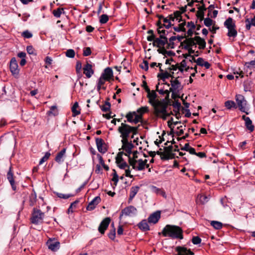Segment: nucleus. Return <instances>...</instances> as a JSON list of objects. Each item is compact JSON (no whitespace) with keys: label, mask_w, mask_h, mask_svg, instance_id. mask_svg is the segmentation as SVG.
<instances>
[{"label":"nucleus","mask_w":255,"mask_h":255,"mask_svg":"<svg viewBox=\"0 0 255 255\" xmlns=\"http://www.w3.org/2000/svg\"><path fill=\"white\" fill-rule=\"evenodd\" d=\"M142 154L137 151H134L132 153V157H129L128 162L132 168L135 170L142 171L145 169L149 168L148 164H147V160L145 159L143 160L141 158Z\"/></svg>","instance_id":"f257e3e1"},{"label":"nucleus","mask_w":255,"mask_h":255,"mask_svg":"<svg viewBox=\"0 0 255 255\" xmlns=\"http://www.w3.org/2000/svg\"><path fill=\"white\" fill-rule=\"evenodd\" d=\"M162 234L164 237L172 239H183L182 230L177 226L167 225L163 229Z\"/></svg>","instance_id":"f03ea898"},{"label":"nucleus","mask_w":255,"mask_h":255,"mask_svg":"<svg viewBox=\"0 0 255 255\" xmlns=\"http://www.w3.org/2000/svg\"><path fill=\"white\" fill-rule=\"evenodd\" d=\"M152 106L154 108L155 116L163 120L166 119L171 114V112L169 113L167 111L168 105L164 101H157L154 106Z\"/></svg>","instance_id":"7ed1b4c3"},{"label":"nucleus","mask_w":255,"mask_h":255,"mask_svg":"<svg viewBox=\"0 0 255 255\" xmlns=\"http://www.w3.org/2000/svg\"><path fill=\"white\" fill-rule=\"evenodd\" d=\"M118 130L121 134L120 137L122 138V140L125 141L128 139L130 133H132L131 138H133L134 137V135L137 133V127H131L126 124L122 123Z\"/></svg>","instance_id":"20e7f679"},{"label":"nucleus","mask_w":255,"mask_h":255,"mask_svg":"<svg viewBox=\"0 0 255 255\" xmlns=\"http://www.w3.org/2000/svg\"><path fill=\"white\" fill-rule=\"evenodd\" d=\"M162 26H159L157 28V32L160 34L159 38H156L153 42L154 46L157 47H164V45L168 43L167 38L165 35L168 33V31L163 29Z\"/></svg>","instance_id":"39448f33"},{"label":"nucleus","mask_w":255,"mask_h":255,"mask_svg":"<svg viewBox=\"0 0 255 255\" xmlns=\"http://www.w3.org/2000/svg\"><path fill=\"white\" fill-rule=\"evenodd\" d=\"M224 26L228 29L227 35L230 37H235L237 35V31L236 30V24L231 17H229L224 22Z\"/></svg>","instance_id":"423d86ee"},{"label":"nucleus","mask_w":255,"mask_h":255,"mask_svg":"<svg viewBox=\"0 0 255 255\" xmlns=\"http://www.w3.org/2000/svg\"><path fill=\"white\" fill-rule=\"evenodd\" d=\"M171 87L170 88V91L172 92V97L175 99L179 96V92L182 88L181 83L177 80V78L172 79L171 80Z\"/></svg>","instance_id":"0eeeda50"},{"label":"nucleus","mask_w":255,"mask_h":255,"mask_svg":"<svg viewBox=\"0 0 255 255\" xmlns=\"http://www.w3.org/2000/svg\"><path fill=\"white\" fill-rule=\"evenodd\" d=\"M44 217V213L40 210L36 208H33L32 216L31 217V222L32 223L38 225L42 223Z\"/></svg>","instance_id":"6e6552de"},{"label":"nucleus","mask_w":255,"mask_h":255,"mask_svg":"<svg viewBox=\"0 0 255 255\" xmlns=\"http://www.w3.org/2000/svg\"><path fill=\"white\" fill-rule=\"evenodd\" d=\"M236 101L240 110L241 112H245L247 114H248V113L246 112L247 101L245 97L242 95H237L236 96Z\"/></svg>","instance_id":"1a4fd4ad"},{"label":"nucleus","mask_w":255,"mask_h":255,"mask_svg":"<svg viewBox=\"0 0 255 255\" xmlns=\"http://www.w3.org/2000/svg\"><path fill=\"white\" fill-rule=\"evenodd\" d=\"M122 143V149L126 152L124 154L125 155L129 157L130 156V154L132 153L131 150L133 147V145L132 143H131V141L129 142L128 139L125 140V141L124 140H121Z\"/></svg>","instance_id":"9d476101"},{"label":"nucleus","mask_w":255,"mask_h":255,"mask_svg":"<svg viewBox=\"0 0 255 255\" xmlns=\"http://www.w3.org/2000/svg\"><path fill=\"white\" fill-rule=\"evenodd\" d=\"M136 213V209L132 206H129L124 208L122 211V213L120 215V218H121L122 216L124 215L127 216H135Z\"/></svg>","instance_id":"9b49d317"},{"label":"nucleus","mask_w":255,"mask_h":255,"mask_svg":"<svg viewBox=\"0 0 255 255\" xmlns=\"http://www.w3.org/2000/svg\"><path fill=\"white\" fill-rule=\"evenodd\" d=\"M123 154V151L118 153L116 158V162L120 168L124 169L128 167V165L122 158Z\"/></svg>","instance_id":"f8f14e48"},{"label":"nucleus","mask_w":255,"mask_h":255,"mask_svg":"<svg viewBox=\"0 0 255 255\" xmlns=\"http://www.w3.org/2000/svg\"><path fill=\"white\" fill-rule=\"evenodd\" d=\"M146 92L147 93V97L149 99V103L151 106H154L158 101L156 100L157 95L155 92L153 90L151 91L149 88H146Z\"/></svg>","instance_id":"ddd939ff"},{"label":"nucleus","mask_w":255,"mask_h":255,"mask_svg":"<svg viewBox=\"0 0 255 255\" xmlns=\"http://www.w3.org/2000/svg\"><path fill=\"white\" fill-rule=\"evenodd\" d=\"M111 222V219L110 218L107 217L105 218L100 223V226L98 228L99 232L102 234H104L105 233V231L107 230L108 227Z\"/></svg>","instance_id":"4468645a"},{"label":"nucleus","mask_w":255,"mask_h":255,"mask_svg":"<svg viewBox=\"0 0 255 255\" xmlns=\"http://www.w3.org/2000/svg\"><path fill=\"white\" fill-rule=\"evenodd\" d=\"M18 64L15 58H12L10 62V70L12 74L14 75H18L19 70L18 68Z\"/></svg>","instance_id":"2eb2a0df"},{"label":"nucleus","mask_w":255,"mask_h":255,"mask_svg":"<svg viewBox=\"0 0 255 255\" xmlns=\"http://www.w3.org/2000/svg\"><path fill=\"white\" fill-rule=\"evenodd\" d=\"M83 73L87 78H91L94 73L92 65L87 62L83 67Z\"/></svg>","instance_id":"dca6fc26"},{"label":"nucleus","mask_w":255,"mask_h":255,"mask_svg":"<svg viewBox=\"0 0 255 255\" xmlns=\"http://www.w3.org/2000/svg\"><path fill=\"white\" fill-rule=\"evenodd\" d=\"M96 142L98 151L102 153L106 152L107 149L104 140L101 138H97Z\"/></svg>","instance_id":"f3484780"},{"label":"nucleus","mask_w":255,"mask_h":255,"mask_svg":"<svg viewBox=\"0 0 255 255\" xmlns=\"http://www.w3.org/2000/svg\"><path fill=\"white\" fill-rule=\"evenodd\" d=\"M6 176H7V178L11 186L12 189L14 191L16 190V186L15 184V182H14V180L13 178V174L12 172V168L11 166L9 168V170L7 172Z\"/></svg>","instance_id":"a211bd4d"},{"label":"nucleus","mask_w":255,"mask_h":255,"mask_svg":"<svg viewBox=\"0 0 255 255\" xmlns=\"http://www.w3.org/2000/svg\"><path fill=\"white\" fill-rule=\"evenodd\" d=\"M101 198L99 196L95 197L88 204L87 210L88 211L93 210L96 206L100 202Z\"/></svg>","instance_id":"6ab92c4d"},{"label":"nucleus","mask_w":255,"mask_h":255,"mask_svg":"<svg viewBox=\"0 0 255 255\" xmlns=\"http://www.w3.org/2000/svg\"><path fill=\"white\" fill-rule=\"evenodd\" d=\"M101 76L107 80V81H110L113 77L112 69L109 67L106 68Z\"/></svg>","instance_id":"aec40b11"},{"label":"nucleus","mask_w":255,"mask_h":255,"mask_svg":"<svg viewBox=\"0 0 255 255\" xmlns=\"http://www.w3.org/2000/svg\"><path fill=\"white\" fill-rule=\"evenodd\" d=\"M242 119L245 121V124L246 128L252 132L254 130V126L250 118L248 117L243 115L242 117Z\"/></svg>","instance_id":"412c9836"},{"label":"nucleus","mask_w":255,"mask_h":255,"mask_svg":"<svg viewBox=\"0 0 255 255\" xmlns=\"http://www.w3.org/2000/svg\"><path fill=\"white\" fill-rule=\"evenodd\" d=\"M160 218V212L156 211L151 214L148 218V222L150 223L156 224Z\"/></svg>","instance_id":"4be33fe9"},{"label":"nucleus","mask_w":255,"mask_h":255,"mask_svg":"<svg viewBox=\"0 0 255 255\" xmlns=\"http://www.w3.org/2000/svg\"><path fill=\"white\" fill-rule=\"evenodd\" d=\"M183 43L184 44V48L185 49H188V48H191L193 46L196 47V45L195 37L186 38L184 40Z\"/></svg>","instance_id":"5701e85b"},{"label":"nucleus","mask_w":255,"mask_h":255,"mask_svg":"<svg viewBox=\"0 0 255 255\" xmlns=\"http://www.w3.org/2000/svg\"><path fill=\"white\" fill-rule=\"evenodd\" d=\"M176 251L178 253V255H193V253L187 248L183 247H177Z\"/></svg>","instance_id":"b1692460"},{"label":"nucleus","mask_w":255,"mask_h":255,"mask_svg":"<svg viewBox=\"0 0 255 255\" xmlns=\"http://www.w3.org/2000/svg\"><path fill=\"white\" fill-rule=\"evenodd\" d=\"M48 248L52 251H56L60 247V243L58 242L54 241H48L47 243Z\"/></svg>","instance_id":"393cba45"},{"label":"nucleus","mask_w":255,"mask_h":255,"mask_svg":"<svg viewBox=\"0 0 255 255\" xmlns=\"http://www.w3.org/2000/svg\"><path fill=\"white\" fill-rule=\"evenodd\" d=\"M192 59L194 60L198 65L202 67L204 66L206 69H209L211 66L208 62L205 61L202 58L200 57L197 58V60H195V58L192 57Z\"/></svg>","instance_id":"a878e982"},{"label":"nucleus","mask_w":255,"mask_h":255,"mask_svg":"<svg viewBox=\"0 0 255 255\" xmlns=\"http://www.w3.org/2000/svg\"><path fill=\"white\" fill-rule=\"evenodd\" d=\"M107 81L104 77L101 76L98 80L97 84V90L100 92L101 89L106 90V87L104 86L105 82Z\"/></svg>","instance_id":"bb28decb"},{"label":"nucleus","mask_w":255,"mask_h":255,"mask_svg":"<svg viewBox=\"0 0 255 255\" xmlns=\"http://www.w3.org/2000/svg\"><path fill=\"white\" fill-rule=\"evenodd\" d=\"M65 152L66 149L63 148L57 154L55 159V161L59 163H61L62 162H63L64 161L63 157L65 154Z\"/></svg>","instance_id":"cd10ccee"},{"label":"nucleus","mask_w":255,"mask_h":255,"mask_svg":"<svg viewBox=\"0 0 255 255\" xmlns=\"http://www.w3.org/2000/svg\"><path fill=\"white\" fill-rule=\"evenodd\" d=\"M209 200V197L206 195L200 194L198 195L197 199L196 202L198 204H204L207 203Z\"/></svg>","instance_id":"c85d7f7f"},{"label":"nucleus","mask_w":255,"mask_h":255,"mask_svg":"<svg viewBox=\"0 0 255 255\" xmlns=\"http://www.w3.org/2000/svg\"><path fill=\"white\" fill-rule=\"evenodd\" d=\"M195 39L196 40V44L199 45V49H204L206 47V42L203 38H201L199 36H195Z\"/></svg>","instance_id":"c756f323"},{"label":"nucleus","mask_w":255,"mask_h":255,"mask_svg":"<svg viewBox=\"0 0 255 255\" xmlns=\"http://www.w3.org/2000/svg\"><path fill=\"white\" fill-rule=\"evenodd\" d=\"M138 228L143 231H147L149 230V226L147 222V221L145 220L141 221L138 224Z\"/></svg>","instance_id":"7c9ffc66"},{"label":"nucleus","mask_w":255,"mask_h":255,"mask_svg":"<svg viewBox=\"0 0 255 255\" xmlns=\"http://www.w3.org/2000/svg\"><path fill=\"white\" fill-rule=\"evenodd\" d=\"M151 189L152 192L161 195L165 198L166 197L165 192L162 189L157 188L154 186H152Z\"/></svg>","instance_id":"2f4dec72"},{"label":"nucleus","mask_w":255,"mask_h":255,"mask_svg":"<svg viewBox=\"0 0 255 255\" xmlns=\"http://www.w3.org/2000/svg\"><path fill=\"white\" fill-rule=\"evenodd\" d=\"M190 68L189 67L186 68V62L185 60H183L181 62L180 65H178V70L181 73H182L184 70L187 71Z\"/></svg>","instance_id":"473e14b6"},{"label":"nucleus","mask_w":255,"mask_h":255,"mask_svg":"<svg viewBox=\"0 0 255 255\" xmlns=\"http://www.w3.org/2000/svg\"><path fill=\"white\" fill-rule=\"evenodd\" d=\"M47 114L48 116H55L58 114V111L56 106H52L51 107L50 109L47 112Z\"/></svg>","instance_id":"72a5a7b5"},{"label":"nucleus","mask_w":255,"mask_h":255,"mask_svg":"<svg viewBox=\"0 0 255 255\" xmlns=\"http://www.w3.org/2000/svg\"><path fill=\"white\" fill-rule=\"evenodd\" d=\"M139 190V187L134 186L132 187L130 189V194H129V198L130 199H132L137 194Z\"/></svg>","instance_id":"f704fd0d"},{"label":"nucleus","mask_w":255,"mask_h":255,"mask_svg":"<svg viewBox=\"0 0 255 255\" xmlns=\"http://www.w3.org/2000/svg\"><path fill=\"white\" fill-rule=\"evenodd\" d=\"M78 107L79 106L78 103L75 102L72 107V112L74 116H77L80 114V111L77 110Z\"/></svg>","instance_id":"c9c22d12"},{"label":"nucleus","mask_w":255,"mask_h":255,"mask_svg":"<svg viewBox=\"0 0 255 255\" xmlns=\"http://www.w3.org/2000/svg\"><path fill=\"white\" fill-rule=\"evenodd\" d=\"M62 12H64V9L63 8H58L53 11L52 13L54 16L57 18L60 17Z\"/></svg>","instance_id":"e433bc0d"},{"label":"nucleus","mask_w":255,"mask_h":255,"mask_svg":"<svg viewBox=\"0 0 255 255\" xmlns=\"http://www.w3.org/2000/svg\"><path fill=\"white\" fill-rule=\"evenodd\" d=\"M225 106L228 109H231L233 108H236V105L235 103L231 100H229L226 101L225 103Z\"/></svg>","instance_id":"4c0bfd02"},{"label":"nucleus","mask_w":255,"mask_h":255,"mask_svg":"<svg viewBox=\"0 0 255 255\" xmlns=\"http://www.w3.org/2000/svg\"><path fill=\"white\" fill-rule=\"evenodd\" d=\"M211 225L216 229L219 230L222 228L223 224L222 223L218 222V221H212L211 222Z\"/></svg>","instance_id":"58836bf2"},{"label":"nucleus","mask_w":255,"mask_h":255,"mask_svg":"<svg viewBox=\"0 0 255 255\" xmlns=\"http://www.w3.org/2000/svg\"><path fill=\"white\" fill-rule=\"evenodd\" d=\"M163 19V25L164 27H165L166 28L168 29L169 27H171V24L170 21V19H168L167 18H164L163 16H161V18Z\"/></svg>","instance_id":"ea45409f"},{"label":"nucleus","mask_w":255,"mask_h":255,"mask_svg":"<svg viewBox=\"0 0 255 255\" xmlns=\"http://www.w3.org/2000/svg\"><path fill=\"white\" fill-rule=\"evenodd\" d=\"M56 194L58 197L61 198V199H68L69 198L71 197L74 196V195H73L72 194H65L58 193V192L56 193Z\"/></svg>","instance_id":"a19ab883"},{"label":"nucleus","mask_w":255,"mask_h":255,"mask_svg":"<svg viewBox=\"0 0 255 255\" xmlns=\"http://www.w3.org/2000/svg\"><path fill=\"white\" fill-rule=\"evenodd\" d=\"M133 114L134 116V124H137L141 121L142 117H141V116L140 115L138 114L136 112H133Z\"/></svg>","instance_id":"79ce46f5"},{"label":"nucleus","mask_w":255,"mask_h":255,"mask_svg":"<svg viewBox=\"0 0 255 255\" xmlns=\"http://www.w3.org/2000/svg\"><path fill=\"white\" fill-rule=\"evenodd\" d=\"M148 111V108L146 106L142 107L138 109H137L136 112L141 116L142 117V115Z\"/></svg>","instance_id":"37998d69"},{"label":"nucleus","mask_w":255,"mask_h":255,"mask_svg":"<svg viewBox=\"0 0 255 255\" xmlns=\"http://www.w3.org/2000/svg\"><path fill=\"white\" fill-rule=\"evenodd\" d=\"M109 20V16L107 14H102L100 18V22L101 24H105Z\"/></svg>","instance_id":"c03bdc74"},{"label":"nucleus","mask_w":255,"mask_h":255,"mask_svg":"<svg viewBox=\"0 0 255 255\" xmlns=\"http://www.w3.org/2000/svg\"><path fill=\"white\" fill-rule=\"evenodd\" d=\"M112 181L114 182L115 185H117L119 181V176L115 169H113Z\"/></svg>","instance_id":"a18cd8bd"},{"label":"nucleus","mask_w":255,"mask_h":255,"mask_svg":"<svg viewBox=\"0 0 255 255\" xmlns=\"http://www.w3.org/2000/svg\"><path fill=\"white\" fill-rule=\"evenodd\" d=\"M126 118L128 122L134 123V116L133 112H129L126 115Z\"/></svg>","instance_id":"49530a36"},{"label":"nucleus","mask_w":255,"mask_h":255,"mask_svg":"<svg viewBox=\"0 0 255 255\" xmlns=\"http://www.w3.org/2000/svg\"><path fill=\"white\" fill-rule=\"evenodd\" d=\"M75 55V51L73 49L67 50L66 52V56L68 57H69V58L74 57Z\"/></svg>","instance_id":"de8ad7c7"},{"label":"nucleus","mask_w":255,"mask_h":255,"mask_svg":"<svg viewBox=\"0 0 255 255\" xmlns=\"http://www.w3.org/2000/svg\"><path fill=\"white\" fill-rule=\"evenodd\" d=\"M140 67L145 71H147L148 69V62L146 60H143V62L140 64Z\"/></svg>","instance_id":"09e8293b"},{"label":"nucleus","mask_w":255,"mask_h":255,"mask_svg":"<svg viewBox=\"0 0 255 255\" xmlns=\"http://www.w3.org/2000/svg\"><path fill=\"white\" fill-rule=\"evenodd\" d=\"M213 21L210 18H206L204 19V23L207 26L210 27L213 24Z\"/></svg>","instance_id":"8fccbe9b"},{"label":"nucleus","mask_w":255,"mask_h":255,"mask_svg":"<svg viewBox=\"0 0 255 255\" xmlns=\"http://www.w3.org/2000/svg\"><path fill=\"white\" fill-rule=\"evenodd\" d=\"M111 105L109 102L106 103L102 107H101V110L105 112H108L110 109Z\"/></svg>","instance_id":"3c124183"},{"label":"nucleus","mask_w":255,"mask_h":255,"mask_svg":"<svg viewBox=\"0 0 255 255\" xmlns=\"http://www.w3.org/2000/svg\"><path fill=\"white\" fill-rule=\"evenodd\" d=\"M108 237L111 240H114L116 237V229L113 228L112 230L110 231L108 234Z\"/></svg>","instance_id":"603ef678"},{"label":"nucleus","mask_w":255,"mask_h":255,"mask_svg":"<svg viewBox=\"0 0 255 255\" xmlns=\"http://www.w3.org/2000/svg\"><path fill=\"white\" fill-rule=\"evenodd\" d=\"M162 73L160 75H158L159 76H161V78L163 79L168 78L169 77H172V78H174V77L171 75V74L168 73L167 72H162Z\"/></svg>","instance_id":"864d4df0"},{"label":"nucleus","mask_w":255,"mask_h":255,"mask_svg":"<svg viewBox=\"0 0 255 255\" xmlns=\"http://www.w3.org/2000/svg\"><path fill=\"white\" fill-rule=\"evenodd\" d=\"M192 242L194 245L199 244L201 242V239L198 236L193 237L192 240Z\"/></svg>","instance_id":"5fc2aeb1"},{"label":"nucleus","mask_w":255,"mask_h":255,"mask_svg":"<svg viewBox=\"0 0 255 255\" xmlns=\"http://www.w3.org/2000/svg\"><path fill=\"white\" fill-rule=\"evenodd\" d=\"M91 54V50L90 47H85L83 50V55L88 56Z\"/></svg>","instance_id":"6e6d98bb"},{"label":"nucleus","mask_w":255,"mask_h":255,"mask_svg":"<svg viewBox=\"0 0 255 255\" xmlns=\"http://www.w3.org/2000/svg\"><path fill=\"white\" fill-rule=\"evenodd\" d=\"M22 35L26 38H30L32 36V33L28 30L23 31L22 33Z\"/></svg>","instance_id":"4d7b16f0"},{"label":"nucleus","mask_w":255,"mask_h":255,"mask_svg":"<svg viewBox=\"0 0 255 255\" xmlns=\"http://www.w3.org/2000/svg\"><path fill=\"white\" fill-rule=\"evenodd\" d=\"M26 50H27V53L29 54L35 55V53H34L35 50L32 46H31V45L27 46L26 47Z\"/></svg>","instance_id":"13d9d810"},{"label":"nucleus","mask_w":255,"mask_h":255,"mask_svg":"<svg viewBox=\"0 0 255 255\" xmlns=\"http://www.w3.org/2000/svg\"><path fill=\"white\" fill-rule=\"evenodd\" d=\"M125 169V176H127V177H130V178H133V175H131L130 174V170L129 169V166H128V167L126 168V169Z\"/></svg>","instance_id":"bf43d9fd"},{"label":"nucleus","mask_w":255,"mask_h":255,"mask_svg":"<svg viewBox=\"0 0 255 255\" xmlns=\"http://www.w3.org/2000/svg\"><path fill=\"white\" fill-rule=\"evenodd\" d=\"M178 146H174V147L172 146H169L168 147H166V150L168 152H172L173 151H178Z\"/></svg>","instance_id":"052dcab7"},{"label":"nucleus","mask_w":255,"mask_h":255,"mask_svg":"<svg viewBox=\"0 0 255 255\" xmlns=\"http://www.w3.org/2000/svg\"><path fill=\"white\" fill-rule=\"evenodd\" d=\"M176 39V36H171L169 38V47H170L171 48H173V44H174L173 41L174 40H175Z\"/></svg>","instance_id":"680f3d73"},{"label":"nucleus","mask_w":255,"mask_h":255,"mask_svg":"<svg viewBox=\"0 0 255 255\" xmlns=\"http://www.w3.org/2000/svg\"><path fill=\"white\" fill-rule=\"evenodd\" d=\"M227 199L226 198V197L225 198H222V199H221V204H222L224 208H226V207H229L230 208V206H229V205H228L227 204Z\"/></svg>","instance_id":"e2e57ef3"},{"label":"nucleus","mask_w":255,"mask_h":255,"mask_svg":"<svg viewBox=\"0 0 255 255\" xmlns=\"http://www.w3.org/2000/svg\"><path fill=\"white\" fill-rule=\"evenodd\" d=\"M170 90H163V89H160L158 91V93L161 95H164L166 94L167 96L168 97L170 93Z\"/></svg>","instance_id":"0e129e2a"},{"label":"nucleus","mask_w":255,"mask_h":255,"mask_svg":"<svg viewBox=\"0 0 255 255\" xmlns=\"http://www.w3.org/2000/svg\"><path fill=\"white\" fill-rule=\"evenodd\" d=\"M162 64L161 63H157L156 62H152L150 64V67L151 68H154L155 66H158L159 67V70L161 72H163V70L161 68V66Z\"/></svg>","instance_id":"69168bd1"},{"label":"nucleus","mask_w":255,"mask_h":255,"mask_svg":"<svg viewBox=\"0 0 255 255\" xmlns=\"http://www.w3.org/2000/svg\"><path fill=\"white\" fill-rule=\"evenodd\" d=\"M82 69V63L80 61H77L76 65V70L77 72H80Z\"/></svg>","instance_id":"338daca9"},{"label":"nucleus","mask_w":255,"mask_h":255,"mask_svg":"<svg viewBox=\"0 0 255 255\" xmlns=\"http://www.w3.org/2000/svg\"><path fill=\"white\" fill-rule=\"evenodd\" d=\"M246 65L249 68L255 67V60H252L250 62H247Z\"/></svg>","instance_id":"774afa93"}]
</instances>
